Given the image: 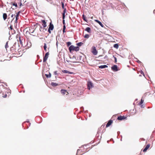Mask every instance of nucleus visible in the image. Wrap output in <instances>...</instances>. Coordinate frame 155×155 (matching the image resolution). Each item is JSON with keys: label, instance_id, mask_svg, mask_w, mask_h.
Here are the masks:
<instances>
[{"label": "nucleus", "instance_id": "de8ad7c7", "mask_svg": "<svg viewBox=\"0 0 155 155\" xmlns=\"http://www.w3.org/2000/svg\"><path fill=\"white\" fill-rule=\"evenodd\" d=\"M38 63V62L37 61V60L35 62V64L36 65H37Z\"/></svg>", "mask_w": 155, "mask_h": 155}, {"label": "nucleus", "instance_id": "603ef678", "mask_svg": "<svg viewBox=\"0 0 155 155\" xmlns=\"http://www.w3.org/2000/svg\"><path fill=\"white\" fill-rule=\"evenodd\" d=\"M7 95L6 94H5V95L3 96V97L4 98H5V97H7Z\"/></svg>", "mask_w": 155, "mask_h": 155}, {"label": "nucleus", "instance_id": "4468645a", "mask_svg": "<svg viewBox=\"0 0 155 155\" xmlns=\"http://www.w3.org/2000/svg\"><path fill=\"white\" fill-rule=\"evenodd\" d=\"M44 28L43 27H42V26H40L39 28V30L41 31H43L44 32H45L47 30L46 28Z\"/></svg>", "mask_w": 155, "mask_h": 155}, {"label": "nucleus", "instance_id": "49530a36", "mask_svg": "<svg viewBox=\"0 0 155 155\" xmlns=\"http://www.w3.org/2000/svg\"><path fill=\"white\" fill-rule=\"evenodd\" d=\"M63 23L64 25H65V20H64V19H63Z\"/></svg>", "mask_w": 155, "mask_h": 155}, {"label": "nucleus", "instance_id": "2eb2a0df", "mask_svg": "<svg viewBox=\"0 0 155 155\" xmlns=\"http://www.w3.org/2000/svg\"><path fill=\"white\" fill-rule=\"evenodd\" d=\"M9 4L11 5H12L13 6H15V7H17L18 6L17 3L15 2H11V3Z\"/></svg>", "mask_w": 155, "mask_h": 155}, {"label": "nucleus", "instance_id": "f03ea898", "mask_svg": "<svg viewBox=\"0 0 155 155\" xmlns=\"http://www.w3.org/2000/svg\"><path fill=\"white\" fill-rule=\"evenodd\" d=\"M87 88L90 90L91 88L93 87L94 86L93 83L91 81H88L87 82Z\"/></svg>", "mask_w": 155, "mask_h": 155}, {"label": "nucleus", "instance_id": "cd10ccee", "mask_svg": "<svg viewBox=\"0 0 155 155\" xmlns=\"http://www.w3.org/2000/svg\"><path fill=\"white\" fill-rule=\"evenodd\" d=\"M143 101H144L143 100V99H141V101H140V102L139 103V105H141L143 103Z\"/></svg>", "mask_w": 155, "mask_h": 155}, {"label": "nucleus", "instance_id": "58836bf2", "mask_svg": "<svg viewBox=\"0 0 155 155\" xmlns=\"http://www.w3.org/2000/svg\"><path fill=\"white\" fill-rule=\"evenodd\" d=\"M140 73H141V74H143L144 76V74L142 70H141L140 71Z\"/></svg>", "mask_w": 155, "mask_h": 155}, {"label": "nucleus", "instance_id": "09e8293b", "mask_svg": "<svg viewBox=\"0 0 155 155\" xmlns=\"http://www.w3.org/2000/svg\"><path fill=\"white\" fill-rule=\"evenodd\" d=\"M63 29H65V30L66 29V26H65V25H63Z\"/></svg>", "mask_w": 155, "mask_h": 155}, {"label": "nucleus", "instance_id": "20e7f679", "mask_svg": "<svg viewBox=\"0 0 155 155\" xmlns=\"http://www.w3.org/2000/svg\"><path fill=\"white\" fill-rule=\"evenodd\" d=\"M111 69L114 71H117L118 70L117 65H114L111 67Z\"/></svg>", "mask_w": 155, "mask_h": 155}, {"label": "nucleus", "instance_id": "680f3d73", "mask_svg": "<svg viewBox=\"0 0 155 155\" xmlns=\"http://www.w3.org/2000/svg\"><path fill=\"white\" fill-rule=\"evenodd\" d=\"M11 36H10L9 37V38H8V40H10V38H11Z\"/></svg>", "mask_w": 155, "mask_h": 155}, {"label": "nucleus", "instance_id": "052dcab7", "mask_svg": "<svg viewBox=\"0 0 155 155\" xmlns=\"http://www.w3.org/2000/svg\"><path fill=\"white\" fill-rule=\"evenodd\" d=\"M142 140H145V139L143 138H142L141 139Z\"/></svg>", "mask_w": 155, "mask_h": 155}, {"label": "nucleus", "instance_id": "f8f14e48", "mask_svg": "<svg viewBox=\"0 0 155 155\" xmlns=\"http://www.w3.org/2000/svg\"><path fill=\"white\" fill-rule=\"evenodd\" d=\"M61 92L63 95L65 94L66 93H67V95L68 94L67 91L64 89H61Z\"/></svg>", "mask_w": 155, "mask_h": 155}, {"label": "nucleus", "instance_id": "774afa93", "mask_svg": "<svg viewBox=\"0 0 155 155\" xmlns=\"http://www.w3.org/2000/svg\"><path fill=\"white\" fill-rule=\"evenodd\" d=\"M153 12L154 14H155V9L154 10Z\"/></svg>", "mask_w": 155, "mask_h": 155}, {"label": "nucleus", "instance_id": "37998d69", "mask_svg": "<svg viewBox=\"0 0 155 155\" xmlns=\"http://www.w3.org/2000/svg\"><path fill=\"white\" fill-rule=\"evenodd\" d=\"M51 30H50L48 29V31L49 32V33L51 34Z\"/></svg>", "mask_w": 155, "mask_h": 155}, {"label": "nucleus", "instance_id": "423d86ee", "mask_svg": "<svg viewBox=\"0 0 155 155\" xmlns=\"http://www.w3.org/2000/svg\"><path fill=\"white\" fill-rule=\"evenodd\" d=\"M41 22L42 25L43 26V28H45L47 26L46 22L45 20H41Z\"/></svg>", "mask_w": 155, "mask_h": 155}, {"label": "nucleus", "instance_id": "bf43d9fd", "mask_svg": "<svg viewBox=\"0 0 155 155\" xmlns=\"http://www.w3.org/2000/svg\"><path fill=\"white\" fill-rule=\"evenodd\" d=\"M18 19H15V22H16V23L17 22V20H18Z\"/></svg>", "mask_w": 155, "mask_h": 155}, {"label": "nucleus", "instance_id": "5fc2aeb1", "mask_svg": "<svg viewBox=\"0 0 155 155\" xmlns=\"http://www.w3.org/2000/svg\"><path fill=\"white\" fill-rule=\"evenodd\" d=\"M19 4V6H21L22 5V3L21 2H20Z\"/></svg>", "mask_w": 155, "mask_h": 155}, {"label": "nucleus", "instance_id": "c9c22d12", "mask_svg": "<svg viewBox=\"0 0 155 155\" xmlns=\"http://www.w3.org/2000/svg\"><path fill=\"white\" fill-rule=\"evenodd\" d=\"M38 23H37L36 24H34V25H33V26L34 27H35V28H37V25H38ZM36 29H37L36 28Z\"/></svg>", "mask_w": 155, "mask_h": 155}, {"label": "nucleus", "instance_id": "a18cd8bd", "mask_svg": "<svg viewBox=\"0 0 155 155\" xmlns=\"http://www.w3.org/2000/svg\"><path fill=\"white\" fill-rule=\"evenodd\" d=\"M107 55H106L104 57V59H107Z\"/></svg>", "mask_w": 155, "mask_h": 155}, {"label": "nucleus", "instance_id": "864d4df0", "mask_svg": "<svg viewBox=\"0 0 155 155\" xmlns=\"http://www.w3.org/2000/svg\"><path fill=\"white\" fill-rule=\"evenodd\" d=\"M14 15V14H12L11 15V17L12 18H13Z\"/></svg>", "mask_w": 155, "mask_h": 155}, {"label": "nucleus", "instance_id": "338daca9", "mask_svg": "<svg viewBox=\"0 0 155 155\" xmlns=\"http://www.w3.org/2000/svg\"><path fill=\"white\" fill-rule=\"evenodd\" d=\"M12 18V19L11 22L12 21L14 20V19H15V17H13V18Z\"/></svg>", "mask_w": 155, "mask_h": 155}, {"label": "nucleus", "instance_id": "c756f323", "mask_svg": "<svg viewBox=\"0 0 155 155\" xmlns=\"http://www.w3.org/2000/svg\"><path fill=\"white\" fill-rule=\"evenodd\" d=\"M36 31H37V30L36 29V28H35V29L34 30H33V31H31V30H30V32L31 33H35V32H36Z\"/></svg>", "mask_w": 155, "mask_h": 155}, {"label": "nucleus", "instance_id": "aec40b11", "mask_svg": "<svg viewBox=\"0 0 155 155\" xmlns=\"http://www.w3.org/2000/svg\"><path fill=\"white\" fill-rule=\"evenodd\" d=\"M85 31L89 33L91 32V29L90 27H87L85 29Z\"/></svg>", "mask_w": 155, "mask_h": 155}, {"label": "nucleus", "instance_id": "b1692460", "mask_svg": "<svg viewBox=\"0 0 155 155\" xmlns=\"http://www.w3.org/2000/svg\"><path fill=\"white\" fill-rule=\"evenodd\" d=\"M83 44V43L82 42H79L78 43H77V45L78 46H81Z\"/></svg>", "mask_w": 155, "mask_h": 155}, {"label": "nucleus", "instance_id": "6e6552de", "mask_svg": "<svg viewBox=\"0 0 155 155\" xmlns=\"http://www.w3.org/2000/svg\"><path fill=\"white\" fill-rule=\"evenodd\" d=\"M54 26L53 24L51 22H50L49 24V29L51 30H53L54 29Z\"/></svg>", "mask_w": 155, "mask_h": 155}, {"label": "nucleus", "instance_id": "0eeeda50", "mask_svg": "<svg viewBox=\"0 0 155 155\" xmlns=\"http://www.w3.org/2000/svg\"><path fill=\"white\" fill-rule=\"evenodd\" d=\"M48 54H49V53L48 52H47L45 54V55L43 58V62H45L47 60V59L48 58Z\"/></svg>", "mask_w": 155, "mask_h": 155}, {"label": "nucleus", "instance_id": "f704fd0d", "mask_svg": "<svg viewBox=\"0 0 155 155\" xmlns=\"http://www.w3.org/2000/svg\"><path fill=\"white\" fill-rule=\"evenodd\" d=\"M62 7L63 9H64V4L63 2H61Z\"/></svg>", "mask_w": 155, "mask_h": 155}, {"label": "nucleus", "instance_id": "8fccbe9b", "mask_svg": "<svg viewBox=\"0 0 155 155\" xmlns=\"http://www.w3.org/2000/svg\"><path fill=\"white\" fill-rule=\"evenodd\" d=\"M137 61V62L138 63H141V62L140 61H139V60H138Z\"/></svg>", "mask_w": 155, "mask_h": 155}, {"label": "nucleus", "instance_id": "4c0bfd02", "mask_svg": "<svg viewBox=\"0 0 155 155\" xmlns=\"http://www.w3.org/2000/svg\"><path fill=\"white\" fill-rule=\"evenodd\" d=\"M19 41H20V44H22V41L21 40V38L20 37L19 38Z\"/></svg>", "mask_w": 155, "mask_h": 155}, {"label": "nucleus", "instance_id": "0e129e2a", "mask_svg": "<svg viewBox=\"0 0 155 155\" xmlns=\"http://www.w3.org/2000/svg\"><path fill=\"white\" fill-rule=\"evenodd\" d=\"M37 57L38 58V60L39 59V55H37Z\"/></svg>", "mask_w": 155, "mask_h": 155}, {"label": "nucleus", "instance_id": "e2e57ef3", "mask_svg": "<svg viewBox=\"0 0 155 155\" xmlns=\"http://www.w3.org/2000/svg\"><path fill=\"white\" fill-rule=\"evenodd\" d=\"M89 145L88 144H85L84 145V146H88Z\"/></svg>", "mask_w": 155, "mask_h": 155}, {"label": "nucleus", "instance_id": "ddd939ff", "mask_svg": "<svg viewBox=\"0 0 155 155\" xmlns=\"http://www.w3.org/2000/svg\"><path fill=\"white\" fill-rule=\"evenodd\" d=\"M95 21L101 27H104V25L102 23L98 20H95Z\"/></svg>", "mask_w": 155, "mask_h": 155}, {"label": "nucleus", "instance_id": "3c124183", "mask_svg": "<svg viewBox=\"0 0 155 155\" xmlns=\"http://www.w3.org/2000/svg\"><path fill=\"white\" fill-rule=\"evenodd\" d=\"M141 107L142 108H143L144 107V106L143 105H141Z\"/></svg>", "mask_w": 155, "mask_h": 155}, {"label": "nucleus", "instance_id": "c85d7f7f", "mask_svg": "<svg viewBox=\"0 0 155 155\" xmlns=\"http://www.w3.org/2000/svg\"><path fill=\"white\" fill-rule=\"evenodd\" d=\"M80 151V149H78L77 151V153H76V155H82L83 154L81 153V154H79L78 153H79V152Z\"/></svg>", "mask_w": 155, "mask_h": 155}, {"label": "nucleus", "instance_id": "6e6d98bb", "mask_svg": "<svg viewBox=\"0 0 155 155\" xmlns=\"http://www.w3.org/2000/svg\"><path fill=\"white\" fill-rule=\"evenodd\" d=\"M26 122H27V123H29V120L28 119L26 121Z\"/></svg>", "mask_w": 155, "mask_h": 155}, {"label": "nucleus", "instance_id": "6ab92c4d", "mask_svg": "<svg viewBox=\"0 0 155 155\" xmlns=\"http://www.w3.org/2000/svg\"><path fill=\"white\" fill-rule=\"evenodd\" d=\"M51 84L53 87H56L58 85V83L54 82H51Z\"/></svg>", "mask_w": 155, "mask_h": 155}, {"label": "nucleus", "instance_id": "a878e982", "mask_svg": "<svg viewBox=\"0 0 155 155\" xmlns=\"http://www.w3.org/2000/svg\"><path fill=\"white\" fill-rule=\"evenodd\" d=\"M89 37V35L87 34H85L84 36V38H88Z\"/></svg>", "mask_w": 155, "mask_h": 155}, {"label": "nucleus", "instance_id": "f3484780", "mask_svg": "<svg viewBox=\"0 0 155 155\" xmlns=\"http://www.w3.org/2000/svg\"><path fill=\"white\" fill-rule=\"evenodd\" d=\"M21 11H19L16 13V15H15V19H18L19 15Z\"/></svg>", "mask_w": 155, "mask_h": 155}, {"label": "nucleus", "instance_id": "e433bc0d", "mask_svg": "<svg viewBox=\"0 0 155 155\" xmlns=\"http://www.w3.org/2000/svg\"><path fill=\"white\" fill-rule=\"evenodd\" d=\"M44 49L45 50V51H46V48H47V46H46V44H44Z\"/></svg>", "mask_w": 155, "mask_h": 155}, {"label": "nucleus", "instance_id": "9d476101", "mask_svg": "<svg viewBox=\"0 0 155 155\" xmlns=\"http://www.w3.org/2000/svg\"><path fill=\"white\" fill-rule=\"evenodd\" d=\"M74 46L73 45H71L69 48V50L70 52H71V51H74Z\"/></svg>", "mask_w": 155, "mask_h": 155}, {"label": "nucleus", "instance_id": "69168bd1", "mask_svg": "<svg viewBox=\"0 0 155 155\" xmlns=\"http://www.w3.org/2000/svg\"><path fill=\"white\" fill-rule=\"evenodd\" d=\"M72 73H73L72 72H71L70 71H69V73H68V74H72Z\"/></svg>", "mask_w": 155, "mask_h": 155}, {"label": "nucleus", "instance_id": "2f4dec72", "mask_svg": "<svg viewBox=\"0 0 155 155\" xmlns=\"http://www.w3.org/2000/svg\"><path fill=\"white\" fill-rule=\"evenodd\" d=\"M65 18V13L64 12L62 13V18L63 19H64Z\"/></svg>", "mask_w": 155, "mask_h": 155}, {"label": "nucleus", "instance_id": "13d9d810", "mask_svg": "<svg viewBox=\"0 0 155 155\" xmlns=\"http://www.w3.org/2000/svg\"><path fill=\"white\" fill-rule=\"evenodd\" d=\"M17 50L18 51V52H20V51H21V50L19 49H18Z\"/></svg>", "mask_w": 155, "mask_h": 155}, {"label": "nucleus", "instance_id": "c03bdc74", "mask_svg": "<svg viewBox=\"0 0 155 155\" xmlns=\"http://www.w3.org/2000/svg\"><path fill=\"white\" fill-rule=\"evenodd\" d=\"M66 12V8H64L63 12H64V13H65Z\"/></svg>", "mask_w": 155, "mask_h": 155}, {"label": "nucleus", "instance_id": "39448f33", "mask_svg": "<svg viewBox=\"0 0 155 155\" xmlns=\"http://www.w3.org/2000/svg\"><path fill=\"white\" fill-rule=\"evenodd\" d=\"M127 117H126L124 116H122L120 115L117 117V119L118 120H121L126 119Z\"/></svg>", "mask_w": 155, "mask_h": 155}, {"label": "nucleus", "instance_id": "393cba45", "mask_svg": "<svg viewBox=\"0 0 155 155\" xmlns=\"http://www.w3.org/2000/svg\"><path fill=\"white\" fill-rule=\"evenodd\" d=\"M82 18L84 21H87V20L86 19V18L84 15H82Z\"/></svg>", "mask_w": 155, "mask_h": 155}, {"label": "nucleus", "instance_id": "72a5a7b5", "mask_svg": "<svg viewBox=\"0 0 155 155\" xmlns=\"http://www.w3.org/2000/svg\"><path fill=\"white\" fill-rule=\"evenodd\" d=\"M113 57H114V62H115V63H117V58L115 57L114 56V55H113Z\"/></svg>", "mask_w": 155, "mask_h": 155}, {"label": "nucleus", "instance_id": "4be33fe9", "mask_svg": "<svg viewBox=\"0 0 155 155\" xmlns=\"http://www.w3.org/2000/svg\"><path fill=\"white\" fill-rule=\"evenodd\" d=\"M79 50V48L78 46L74 47V51H78Z\"/></svg>", "mask_w": 155, "mask_h": 155}, {"label": "nucleus", "instance_id": "412c9836", "mask_svg": "<svg viewBox=\"0 0 155 155\" xmlns=\"http://www.w3.org/2000/svg\"><path fill=\"white\" fill-rule=\"evenodd\" d=\"M45 75L47 78H50L51 77V74L49 73V74H45Z\"/></svg>", "mask_w": 155, "mask_h": 155}, {"label": "nucleus", "instance_id": "dca6fc26", "mask_svg": "<svg viewBox=\"0 0 155 155\" xmlns=\"http://www.w3.org/2000/svg\"><path fill=\"white\" fill-rule=\"evenodd\" d=\"M107 67H108L106 65H101V66H99V68H101V69L104 68H107Z\"/></svg>", "mask_w": 155, "mask_h": 155}, {"label": "nucleus", "instance_id": "7ed1b4c3", "mask_svg": "<svg viewBox=\"0 0 155 155\" xmlns=\"http://www.w3.org/2000/svg\"><path fill=\"white\" fill-rule=\"evenodd\" d=\"M91 52L94 55H97V51L96 50V47L94 46H93L92 47Z\"/></svg>", "mask_w": 155, "mask_h": 155}, {"label": "nucleus", "instance_id": "7c9ffc66", "mask_svg": "<svg viewBox=\"0 0 155 155\" xmlns=\"http://www.w3.org/2000/svg\"><path fill=\"white\" fill-rule=\"evenodd\" d=\"M8 41H7L5 45V47L6 49L7 48H8Z\"/></svg>", "mask_w": 155, "mask_h": 155}, {"label": "nucleus", "instance_id": "1a4fd4ad", "mask_svg": "<svg viewBox=\"0 0 155 155\" xmlns=\"http://www.w3.org/2000/svg\"><path fill=\"white\" fill-rule=\"evenodd\" d=\"M113 120H110L107 123L106 125V127H109L111 124Z\"/></svg>", "mask_w": 155, "mask_h": 155}, {"label": "nucleus", "instance_id": "ea45409f", "mask_svg": "<svg viewBox=\"0 0 155 155\" xmlns=\"http://www.w3.org/2000/svg\"><path fill=\"white\" fill-rule=\"evenodd\" d=\"M54 74L55 75H57L58 74L57 73V71H54Z\"/></svg>", "mask_w": 155, "mask_h": 155}, {"label": "nucleus", "instance_id": "bb28decb", "mask_svg": "<svg viewBox=\"0 0 155 155\" xmlns=\"http://www.w3.org/2000/svg\"><path fill=\"white\" fill-rule=\"evenodd\" d=\"M63 73H69V71H68L66 70H63L62 71Z\"/></svg>", "mask_w": 155, "mask_h": 155}, {"label": "nucleus", "instance_id": "9b49d317", "mask_svg": "<svg viewBox=\"0 0 155 155\" xmlns=\"http://www.w3.org/2000/svg\"><path fill=\"white\" fill-rule=\"evenodd\" d=\"M150 144H148L145 147L144 149L143 150V152H145L147 151V150L150 147Z\"/></svg>", "mask_w": 155, "mask_h": 155}, {"label": "nucleus", "instance_id": "5701e85b", "mask_svg": "<svg viewBox=\"0 0 155 155\" xmlns=\"http://www.w3.org/2000/svg\"><path fill=\"white\" fill-rule=\"evenodd\" d=\"M114 47L117 49L119 47V45L118 44H114Z\"/></svg>", "mask_w": 155, "mask_h": 155}, {"label": "nucleus", "instance_id": "473e14b6", "mask_svg": "<svg viewBox=\"0 0 155 155\" xmlns=\"http://www.w3.org/2000/svg\"><path fill=\"white\" fill-rule=\"evenodd\" d=\"M67 45L68 46H69L71 44V42L70 41L68 42L67 43Z\"/></svg>", "mask_w": 155, "mask_h": 155}, {"label": "nucleus", "instance_id": "4d7b16f0", "mask_svg": "<svg viewBox=\"0 0 155 155\" xmlns=\"http://www.w3.org/2000/svg\"><path fill=\"white\" fill-rule=\"evenodd\" d=\"M63 32L64 33V32H65V29H63Z\"/></svg>", "mask_w": 155, "mask_h": 155}, {"label": "nucleus", "instance_id": "a19ab883", "mask_svg": "<svg viewBox=\"0 0 155 155\" xmlns=\"http://www.w3.org/2000/svg\"><path fill=\"white\" fill-rule=\"evenodd\" d=\"M10 29L11 30L13 29V28L12 25H11V26L10 27Z\"/></svg>", "mask_w": 155, "mask_h": 155}, {"label": "nucleus", "instance_id": "a211bd4d", "mask_svg": "<svg viewBox=\"0 0 155 155\" xmlns=\"http://www.w3.org/2000/svg\"><path fill=\"white\" fill-rule=\"evenodd\" d=\"M3 17L4 20H5L7 18V15L6 13H4L3 14Z\"/></svg>", "mask_w": 155, "mask_h": 155}, {"label": "nucleus", "instance_id": "79ce46f5", "mask_svg": "<svg viewBox=\"0 0 155 155\" xmlns=\"http://www.w3.org/2000/svg\"><path fill=\"white\" fill-rule=\"evenodd\" d=\"M81 112H82L84 111V107H81Z\"/></svg>", "mask_w": 155, "mask_h": 155}, {"label": "nucleus", "instance_id": "f257e3e1", "mask_svg": "<svg viewBox=\"0 0 155 155\" xmlns=\"http://www.w3.org/2000/svg\"><path fill=\"white\" fill-rule=\"evenodd\" d=\"M19 47V45L18 44V43H17L16 42H15L13 46L11 48V50L12 51L13 50H15V51H16V50H17L18 47Z\"/></svg>", "mask_w": 155, "mask_h": 155}]
</instances>
